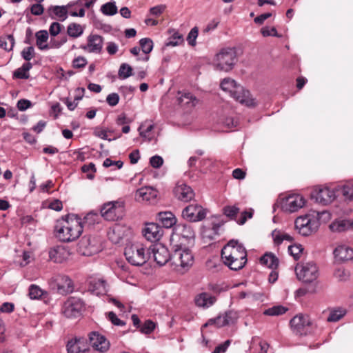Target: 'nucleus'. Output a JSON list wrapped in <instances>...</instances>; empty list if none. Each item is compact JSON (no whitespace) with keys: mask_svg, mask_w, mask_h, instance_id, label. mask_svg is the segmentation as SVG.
Here are the masks:
<instances>
[{"mask_svg":"<svg viewBox=\"0 0 353 353\" xmlns=\"http://www.w3.org/2000/svg\"><path fill=\"white\" fill-rule=\"evenodd\" d=\"M83 232L81 219L76 214H68L57 221L56 236L63 242H71L78 239Z\"/></svg>","mask_w":353,"mask_h":353,"instance_id":"nucleus-1","label":"nucleus"},{"mask_svg":"<svg viewBox=\"0 0 353 353\" xmlns=\"http://www.w3.org/2000/svg\"><path fill=\"white\" fill-rule=\"evenodd\" d=\"M223 263L232 270L242 269L247 263V252L237 241H230L221 250Z\"/></svg>","mask_w":353,"mask_h":353,"instance_id":"nucleus-2","label":"nucleus"},{"mask_svg":"<svg viewBox=\"0 0 353 353\" xmlns=\"http://www.w3.org/2000/svg\"><path fill=\"white\" fill-rule=\"evenodd\" d=\"M194 262L192 251L181 244L175 245L172 253L171 265L173 268L181 274L187 272Z\"/></svg>","mask_w":353,"mask_h":353,"instance_id":"nucleus-3","label":"nucleus"},{"mask_svg":"<svg viewBox=\"0 0 353 353\" xmlns=\"http://www.w3.org/2000/svg\"><path fill=\"white\" fill-rule=\"evenodd\" d=\"M221 89L230 93L236 101L248 107H252L256 105L254 99H253L248 90H245L241 85L230 78H225L221 83Z\"/></svg>","mask_w":353,"mask_h":353,"instance_id":"nucleus-4","label":"nucleus"},{"mask_svg":"<svg viewBox=\"0 0 353 353\" xmlns=\"http://www.w3.org/2000/svg\"><path fill=\"white\" fill-rule=\"evenodd\" d=\"M124 254L127 261L135 266L145 264L149 259L148 250L146 252L143 245L139 242L128 244Z\"/></svg>","mask_w":353,"mask_h":353,"instance_id":"nucleus-5","label":"nucleus"},{"mask_svg":"<svg viewBox=\"0 0 353 353\" xmlns=\"http://www.w3.org/2000/svg\"><path fill=\"white\" fill-rule=\"evenodd\" d=\"M236 61V52L232 48L221 49L212 59V65L217 70H231Z\"/></svg>","mask_w":353,"mask_h":353,"instance_id":"nucleus-6","label":"nucleus"},{"mask_svg":"<svg viewBox=\"0 0 353 353\" xmlns=\"http://www.w3.org/2000/svg\"><path fill=\"white\" fill-rule=\"evenodd\" d=\"M295 272L297 278L304 283H312L319 277V268L312 261L298 263Z\"/></svg>","mask_w":353,"mask_h":353,"instance_id":"nucleus-7","label":"nucleus"},{"mask_svg":"<svg viewBox=\"0 0 353 353\" xmlns=\"http://www.w3.org/2000/svg\"><path fill=\"white\" fill-rule=\"evenodd\" d=\"M295 228L303 236H309L316 232L319 228V221L316 216L305 214L295 220Z\"/></svg>","mask_w":353,"mask_h":353,"instance_id":"nucleus-8","label":"nucleus"},{"mask_svg":"<svg viewBox=\"0 0 353 353\" xmlns=\"http://www.w3.org/2000/svg\"><path fill=\"white\" fill-rule=\"evenodd\" d=\"M124 203L120 201H110L103 204L101 210V216L107 221H114L124 216Z\"/></svg>","mask_w":353,"mask_h":353,"instance_id":"nucleus-9","label":"nucleus"},{"mask_svg":"<svg viewBox=\"0 0 353 353\" xmlns=\"http://www.w3.org/2000/svg\"><path fill=\"white\" fill-rule=\"evenodd\" d=\"M148 256L152 257L158 265L162 266L169 261L171 263L172 254H170L165 246L157 243L151 245L148 249Z\"/></svg>","mask_w":353,"mask_h":353,"instance_id":"nucleus-10","label":"nucleus"},{"mask_svg":"<svg viewBox=\"0 0 353 353\" xmlns=\"http://www.w3.org/2000/svg\"><path fill=\"white\" fill-rule=\"evenodd\" d=\"M84 307L81 299L70 297L63 304L62 312L67 318L78 317L81 315Z\"/></svg>","mask_w":353,"mask_h":353,"instance_id":"nucleus-11","label":"nucleus"},{"mask_svg":"<svg viewBox=\"0 0 353 353\" xmlns=\"http://www.w3.org/2000/svg\"><path fill=\"white\" fill-rule=\"evenodd\" d=\"M305 198L301 194H291L281 201V208L288 212H294L302 208L305 204Z\"/></svg>","mask_w":353,"mask_h":353,"instance_id":"nucleus-12","label":"nucleus"},{"mask_svg":"<svg viewBox=\"0 0 353 353\" xmlns=\"http://www.w3.org/2000/svg\"><path fill=\"white\" fill-rule=\"evenodd\" d=\"M311 196L316 203L325 205L335 199L336 194L333 190L327 187H318L312 191Z\"/></svg>","mask_w":353,"mask_h":353,"instance_id":"nucleus-13","label":"nucleus"},{"mask_svg":"<svg viewBox=\"0 0 353 353\" xmlns=\"http://www.w3.org/2000/svg\"><path fill=\"white\" fill-rule=\"evenodd\" d=\"M182 216L190 221H199L206 216V210L198 204H191L183 209Z\"/></svg>","mask_w":353,"mask_h":353,"instance_id":"nucleus-14","label":"nucleus"},{"mask_svg":"<svg viewBox=\"0 0 353 353\" xmlns=\"http://www.w3.org/2000/svg\"><path fill=\"white\" fill-rule=\"evenodd\" d=\"M79 252L84 256H91L99 251L96 241L90 236H83L79 243Z\"/></svg>","mask_w":353,"mask_h":353,"instance_id":"nucleus-15","label":"nucleus"},{"mask_svg":"<svg viewBox=\"0 0 353 353\" xmlns=\"http://www.w3.org/2000/svg\"><path fill=\"white\" fill-rule=\"evenodd\" d=\"M70 254L69 248L63 245L53 247L49 250L50 259L57 263H61L68 260Z\"/></svg>","mask_w":353,"mask_h":353,"instance_id":"nucleus-16","label":"nucleus"},{"mask_svg":"<svg viewBox=\"0 0 353 353\" xmlns=\"http://www.w3.org/2000/svg\"><path fill=\"white\" fill-rule=\"evenodd\" d=\"M157 196L158 191L150 186L142 187L135 193V198L138 201H146L150 203H154Z\"/></svg>","mask_w":353,"mask_h":353,"instance_id":"nucleus-17","label":"nucleus"},{"mask_svg":"<svg viewBox=\"0 0 353 353\" xmlns=\"http://www.w3.org/2000/svg\"><path fill=\"white\" fill-rule=\"evenodd\" d=\"M89 341L94 350L101 352H106L110 347L109 341L97 332H92L89 334Z\"/></svg>","mask_w":353,"mask_h":353,"instance_id":"nucleus-18","label":"nucleus"},{"mask_svg":"<svg viewBox=\"0 0 353 353\" xmlns=\"http://www.w3.org/2000/svg\"><path fill=\"white\" fill-rule=\"evenodd\" d=\"M312 324L309 316L302 314L295 316L290 321V325L296 334H303L304 329Z\"/></svg>","mask_w":353,"mask_h":353,"instance_id":"nucleus-19","label":"nucleus"},{"mask_svg":"<svg viewBox=\"0 0 353 353\" xmlns=\"http://www.w3.org/2000/svg\"><path fill=\"white\" fill-rule=\"evenodd\" d=\"M103 38L98 34H90L88 37V43L85 46H81L84 50L90 52L99 54L102 51Z\"/></svg>","mask_w":353,"mask_h":353,"instance_id":"nucleus-20","label":"nucleus"},{"mask_svg":"<svg viewBox=\"0 0 353 353\" xmlns=\"http://www.w3.org/2000/svg\"><path fill=\"white\" fill-rule=\"evenodd\" d=\"M72 5V3H69L65 6H50L48 9V12L52 19L64 21L68 18V9Z\"/></svg>","mask_w":353,"mask_h":353,"instance_id":"nucleus-21","label":"nucleus"},{"mask_svg":"<svg viewBox=\"0 0 353 353\" xmlns=\"http://www.w3.org/2000/svg\"><path fill=\"white\" fill-rule=\"evenodd\" d=\"M174 194L177 199L183 202L190 201L194 196L192 189L184 183L177 184L174 189Z\"/></svg>","mask_w":353,"mask_h":353,"instance_id":"nucleus-22","label":"nucleus"},{"mask_svg":"<svg viewBox=\"0 0 353 353\" xmlns=\"http://www.w3.org/2000/svg\"><path fill=\"white\" fill-rule=\"evenodd\" d=\"M143 234L148 241H156L161 237L163 230L158 224L150 223L145 225Z\"/></svg>","mask_w":353,"mask_h":353,"instance_id":"nucleus-23","label":"nucleus"},{"mask_svg":"<svg viewBox=\"0 0 353 353\" xmlns=\"http://www.w3.org/2000/svg\"><path fill=\"white\" fill-rule=\"evenodd\" d=\"M175 235L181 236L188 242L193 241L195 232L190 224L180 223L175 226Z\"/></svg>","mask_w":353,"mask_h":353,"instance_id":"nucleus-24","label":"nucleus"},{"mask_svg":"<svg viewBox=\"0 0 353 353\" xmlns=\"http://www.w3.org/2000/svg\"><path fill=\"white\" fill-rule=\"evenodd\" d=\"M88 345L84 339H74L68 342V353H84L88 350Z\"/></svg>","mask_w":353,"mask_h":353,"instance_id":"nucleus-25","label":"nucleus"},{"mask_svg":"<svg viewBox=\"0 0 353 353\" xmlns=\"http://www.w3.org/2000/svg\"><path fill=\"white\" fill-rule=\"evenodd\" d=\"M216 301V296L208 292H201L197 294L194 299L196 305L202 308H208L213 305Z\"/></svg>","mask_w":353,"mask_h":353,"instance_id":"nucleus-26","label":"nucleus"},{"mask_svg":"<svg viewBox=\"0 0 353 353\" xmlns=\"http://www.w3.org/2000/svg\"><path fill=\"white\" fill-rule=\"evenodd\" d=\"M231 323H232L231 313H225L223 314L219 315L216 318L209 319L203 325V327L214 325L216 327L219 328L229 325Z\"/></svg>","mask_w":353,"mask_h":353,"instance_id":"nucleus-27","label":"nucleus"},{"mask_svg":"<svg viewBox=\"0 0 353 353\" xmlns=\"http://www.w3.org/2000/svg\"><path fill=\"white\" fill-rule=\"evenodd\" d=\"M273 243L275 246H279L284 241L291 243L294 241V237L285 232V231L279 229H275L271 232Z\"/></svg>","mask_w":353,"mask_h":353,"instance_id":"nucleus-28","label":"nucleus"},{"mask_svg":"<svg viewBox=\"0 0 353 353\" xmlns=\"http://www.w3.org/2000/svg\"><path fill=\"white\" fill-rule=\"evenodd\" d=\"M330 229L334 232L353 230V221L351 219L336 220L330 225Z\"/></svg>","mask_w":353,"mask_h":353,"instance_id":"nucleus-29","label":"nucleus"},{"mask_svg":"<svg viewBox=\"0 0 353 353\" xmlns=\"http://www.w3.org/2000/svg\"><path fill=\"white\" fill-rule=\"evenodd\" d=\"M334 254L339 261L351 260L353 259V249L345 245H339L334 250Z\"/></svg>","mask_w":353,"mask_h":353,"instance_id":"nucleus-30","label":"nucleus"},{"mask_svg":"<svg viewBox=\"0 0 353 353\" xmlns=\"http://www.w3.org/2000/svg\"><path fill=\"white\" fill-rule=\"evenodd\" d=\"M177 100L179 103L183 107L190 108L194 107L198 103V99L190 92L178 93Z\"/></svg>","mask_w":353,"mask_h":353,"instance_id":"nucleus-31","label":"nucleus"},{"mask_svg":"<svg viewBox=\"0 0 353 353\" xmlns=\"http://www.w3.org/2000/svg\"><path fill=\"white\" fill-rule=\"evenodd\" d=\"M90 290L97 295L105 294L108 292V286L103 279H94L90 282Z\"/></svg>","mask_w":353,"mask_h":353,"instance_id":"nucleus-32","label":"nucleus"},{"mask_svg":"<svg viewBox=\"0 0 353 353\" xmlns=\"http://www.w3.org/2000/svg\"><path fill=\"white\" fill-rule=\"evenodd\" d=\"M58 290L60 293H69L73 290L72 280L67 276H59L57 279Z\"/></svg>","mask_w":353,"mask_h":353,"instance_id":"nucleus-33","label":"nucleus"},{"mask_svg":"<svg viewBox=\"0 0 353 353\" xmlns=\"http://www.w3.org/2000/svg\"><path fill=\"white\" fill-rule=\"evenodd\" d=\"M158 219L163 227L170 228L176 223L175 216L171 212H161L158 214Z\"/></svg>","mask_w":353,"mask_h":353,"instance_id":"nucleus-34","label":"nucleus"},{"mask_svg":"<svg viewBox=\"0 0 353 353\" xmlns=\"http://www.w3.org/2000/svg\"><path fill=\"white\" fill-rule=\"evenodd\" d=\"M36 45L41 50H46L50 48V46L47 44L48 39V32L47 30H39L36 32Z\"/></svg>","mask_w":353,"mask_h":353,"instance_id":"nucleus-35","label":"nucleus"},{"mask_svg":"<svg viewBox=\"0 0 353 353\" xmlns=\"http://www.w3.org/2000/svg\"><path fill=\"white\" fill-rule=\"evenodd\" d=\"M260 261L262 264L273 270L278 267L279 263V259L271 252L265 253L261 256Z\"/></svg>","mask_w":353,"mask_h":353,"instance_id":"nucleus-36","label":"nucleus"},{"mask_svg":"<svg viewBox=\"0 0 353 353\" xmlns=\"http://www.w3.org/2000/svg\"><path fill=\"white\" fill-rule=\"evenodd\" d=\"M153 129V124L145 122L140 125L138 130L141 137L148 141H150L154 138V135L152 133Z\"/></svg>","mask_w":353,"mask_h":353,"instance_id":"nucleus-37","label":"nucleus"},{"mask_svg":"<svg viewBox=\"0 0 353 353\" xmlns=\"http://www.w3.org/2000/svg\"><path fill=\"white\" fill-rule=\"evenodd\" d=\"M221 225L219 223H212L210 226H203L202 228V236L203 238L212 239L214 236L218 234Z\"/></svg>","mask_w":353,"mask_h":353,"instance_id":"nucleus-38","label":"nucleus"},{"mask_svg":"<svg viewBox=\"0 0 353 353\" xmlns=\"http://www.w3.org/2000/svg\"><path fill=\"white\" fill-rule=\"evenodd\" d=\"M328 312L329 314L327 317L328 322H336L342 319L346 313L345 310L341 307L329 309Z\"/></svg>","mask_w":353,"mask_h":353,"instance_id":"nucleus-39","label":"nucleus"},{"mask_svg":"<svg viewBox=\"0 0 353 353\" xmlns=\"http://www.w3.org/2000/svg\"><path fill=\"white\" fill-rule=\"evenodd\" d=\"M83 28L78 23H71L67 28L68 34L72 38H77L81 36L83 33Z\"/></svg>","mask_w":353,"mask_h":353,"instance_id":"nucleus-40","label":"nucleus"},{"mask_svg":"<svg viewBox=\"0 0 353 353\" xmlns=\"http://www.w3.org/2000/svg\"><path fill=\"white\" fill-rule=\"evenodd\" d=\"M14 46V39L12 34L0 37V48L5 50H12Z\"/></svg>","mask_w":353,"mask_h":353,"instance_id":"nucleus-41","label":"nucleus"},{"mask_svg":"<svg viewBox=\"0 0 353 353\" xmlns=\"http://www.w3.org/2000/svg\"><path fill=\"white\" fill-rule=\"evenodd\" d=\"M101 12L108 16H113L117 13L118 9L114 1L108 2L101 6Z\"/></svg>","mask_w":353,"mask_h":353,"instance_id":"nucleus-42","label":"nucleus"},{"mask_svg":"<svg viewBox=\"0 0 353 353\" xmlns=\"http://www.w3.org/2000/svg\"><path fill=\"white\" fill-rule=\"evenodd\" d=\"M339 190L346 200L353 201V183H348L339 187Z\"/></svg>","mask_w":353,"mask_h":353,"instance_id":"nucleus-43","label":"nucleus"},{"mask_svg":"<svg viewBox=\"0 0 353 353\" xmlns=\"http://www.w3.org/2000/svg\"><path fill=\"white\" fill-rule=\"evenodd\" d=\"M123 234L121 233V228L119 226L114 227L108 232V238L114 243H117L123 239Z\"/></svg>","mask_w":353,"mask_h":353,"instance_id":"nucleus-44","label":"nucleus"},{"mask_svg":"<svg viewBox=\"0 0 353 353\" xmlns=\"http://www.w3.org/2000/svg\"><path fill=\"white\" fill-rule=\"evenodd\" d=\"M254 346L259 348V353H268L269 345L265 341H262L257 337L252 338L251 348H254Z\"/></svg>","mask_w":353,"mask_h":353,"instance_id":"nucleus-45","label":"nucleus"},{"mask_svg":"<svg viewBox=\"0 0 353 353\" xmlns=\"http://www.w3.org/2000/svg\"><path fill=\"white\" fill-rule=\"evenodd\" d=\"M303 251V248L301 244L295 243L288 246V252L295 260L300 259Z\"/></svg>","mask_w":353,"mask_h":353,"instance_id":"nucleus-46","label":"nucleus"},{"mask_svg":"<svg viewBox=\"0 0 353 353\" xmlns=\"http://www.w3.org/2000/svg\"><path fill=\"white\" fill-rule=\"evenodd\" d=\"M118 74L120 78L127 79L132 76V68L127 63H122L119 68Z\"/></svg>","mask_w":353,"mask_h":353,"instance_id":"nucleus-47","label":"nucleus"},{"mask_svg":"<svg viewBox=\"0 0 353 353\" xmlns=\"http://www.w3.org/2000/svg\"><path fill=\"white\" fill-rule=\"evenodd\" d=\"M142 51L145 54L150 53L153 48V42L150 39L143 38L139 41Z\"/></svg>","mask_w":353,"mask_h":353,"instance_id":"nucleus-48","label":"nucleus"},{"mask_svg":"<svg viewBox=\"0 0 353 353\" xmlns=\"http://www.w3.org/2000/svg\"><path fill=\"white\" fill-rule=\"evenodd\" d=\"M287 311V308L285 307L279 305L274 306L271 308L266 310L264 314L269 316H278L284 314Z\"/></svg>","mask_w":353,"mask_h":353,"instance_id":"nucleus-49","label":"nucleus"},{"mask_svg":"<svg viewBox=\"0 0 353 353\" xmlns=\"http://www.w3.org/2000/svg\"><path fill=\"white\" fill-rule=\"evenodd\" d=\"M43 295V290L36 285H31L29 288V296L31 299H37Z\"/></svg>","mask_w":353,"mask_h":353,"instance_id":"nucleus-50","label":"nucleus"},{"mask_svg":"<svg viewBox=\"0 0 353 353\" xmlns=\"http://www.w3.org/2000/svg\"><path fill=\"white\" fill-rule=\"evenodd\" d=\"M183 42V37L179 32L173 34L170 41L166 43L167 46H176L181 44Z\"/></svg>","mask_w":353,"mask_h":353,"instance_id":"nucleus-51","label":"nucleus"},{"mask_svg":"<svg viewBox=\"0 0 353 353\" xmlns=\"http://www.w3.org/2000/svg\"><path fill=\"white\" fill-rule=\"evenodd\" d=\"M156 327V324L151 320H147L141 327L140 331L145 334L152 333Z\"/></svg>","mask_w":353,"mask_h":353,"instance_id":"nucleus-52","label":"nucleus"},{"mask_svg":"<svg viewBox=\"0 0 353 353\" xmlns=\"http://www.w3.org/2000/svg\"><path fill=\"white\" fill-rule=\"evenodd\" d=\"M223 212L225 216L233 219L239 212V208L236 205H228L223 208Z\"/></svg>","mask_w":353,"mask_h":353,"instance_id":"nucleus-53","label":"nucleus"},{"mask_svg":"<svg viewBox=\"0 0 353 353\" xmlns=\"http://www.w3.org/2000/svg\"><path fill=\"white\" fill-rule=\"evenodd\" d=\"M199 30L197 27H194L190 31L188 37L187 41L189 45L191 46H194L196 45V39L198 37Z\"/></svg>","mask_w":353,"mask_h":353,"instance_id":"nucleus-54","label":"nucleus"},{"mask_svg":"<svg viewBox=\"0 0 353 353\" xmlns=\"http://www.w3.org/2000/svg\"><path fill=\"white\" fill-rule=\"evenodd\" d=\"M230 287L225 284H210L209 290H212L214 294H219L223 292L227 291Z\"/></svg>","mask_w":353,"mask_h":353,"instance_id":"nucleus-55","label":"nucleus"},{"mask_svg":"<svg viewBox=\"0 0 353 353\" xmlns=\"http://www.w3.org/2000/svg\"><path fill=\"white\" fill-rule=\"evenodd\" d=\"M21 57L27 61L34 57V49L32 46L25 48L21 52Z\"/></svg>","mask_w":353,"mask_h":353,"instance_id":"nucleus-56","label":"nucleus"},{"mask_svg":"<svg viewBox=\"0 0 353 353\" xmlns=\"http://www.w3.org/2000/svg\"><path fill=\"white\" fill-rule=\"evenodd\" d=\"M119 95L115 92L109 94L106 97V102L111 107L117 105L119 103Z\"/></svg>","mask_w":353,"mask_h":353,"instance_id":"nucleus-57","label":"nucleus"},{"mask_svg":"<svg viewBox=\"0 0 353 353\" xmlns=\"http://www.w3.org/2000/svg\"><path fill=\"white\" fill-rule=\"evenodd\" d=\"M107 315L108 320L111 321L114 325L123 326L125 325V322L119 319L114 312H110Z\"/></svg>","mask_w":353,"mask_h":353,"instance_id":"nucleus-58","label":"nucleus"},{"mask_svg":"<svg viewBox=\"0 0 353 353\" xmlns=\"http://www.w3.org/2000/svg\"><path fill=\"white\" fill-rule=\"evenodd\" d=\"M261 34L263 37L274 36L276 37H281V35L278 34L275 28L264 27L261 29Z\"/></svg>","mask_w":353,"mask_h":353,"instance_id":"nucleus-59","label":"nucleus"},{"mask_svg":"<svg viewBox=\"0 0 353 353\" xmlns=\"http://www.w3.org/2000/svg\"><path fill=\"white\" fill-rule=\"evenodd\" d=\"M150 163L154 168H159L163 165V159L161 157L155 155L150 158Z\"/></svg>","mask_w":353,"mask_h":353,"instance_id":"nucleus-60","label":"nucleus"},{"mask_svg":"<svg viewBox=\"0 0 353 353\" xmlns=\"http://www.w3.org/2000/svg\"><path fill=\"white\" fill-rule=\"evenodd\" d=\"M87 64V60L83 57H78L75 58L72 61V66L74 68H84Z\"/></svg>","mask_w":353,"mask_h":353,"instance_id":"nucleus-61","label":"nucleus"},{"mask_svg":"<svg viewBox=\"0 0 353 353\" xmlns=\"http://www.w3.org/2000/svg\"><path fill=\"white\" fill-rule=\"evenodd\" d=\"M123 163L121 161H112L110 158H107L103 161V165L105 168H109L112 165H115L118 169H121L123 167Z\"/></svg>","mask_w":353,"mask_h":353,"instance_id":"nucleus-62","label":"nucleus"},{"mask_svg":"<svg viewBox=\"0 0 353 353\" xmlns=\"http://www.w3.org/2000/svg\"><path fill=\"white\" fill-rule=\"evenodd\" d=\"M61 30V25L58 22H53L51 23L49 32L51 36L55 37L58 35Z\"/></svg>","mask_w":353,"mask_h":353,"instance_id":"nucleus-63","label":"nucleus"},{"mask_svg":"<svg viewBox=\"0 0 353 353\" xmlns=\"http://www.w3.org/2000/svg\"><path fill=\"white\" fill-rule=\"evenodd\" d=\"M31 106L32 103L28 99H20L17 104V107L20 111H25Z\"/></svg>","mask_w":353,"mask_h":353,"instance_id":"nucleus-64","label":"nucleus"}]
</instances>
